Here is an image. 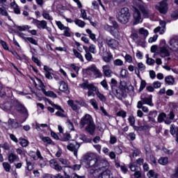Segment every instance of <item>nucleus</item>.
<instances>
[{
  "instance_id": "nucleus-51",
  "label": "nucleus",
  "mask_w": 178,
  "mask_h": 178,
  "mask_svg": "<svg viewBox=\"0 0 178 178\" xmlns=\"http://www.w3.org/2000/svg\"><path fill=\"white\" fill-rule=\"evenodd\" d=\"M3 168H4V170H6V172H10L11 167H10V164H9V163L3 162Z\"/></svg>"
},
{
  "instance_id": "nucleus-26",
  "label": "nucleus",
  "mask_w": 178,
  "mask_h": 178,
  "mask_svg": "<svg viewBox=\"0 0 178 178\" xmlns=\"http://www.w3.org/2000/svg\"><path fill=\"white\" fill-rule=\"evenodd\" d=\"M165 83H166L168 86H173L175 83V78L170 75L165 76Z\"/></svg>"
},
{
  "instance_id": "nucleus-33",
  "label": "nucleus",
  "mask_w": 178,
  "mask_h": 178,
  "mask_svg": "<svg viewBox=\"0 0 178 178\" xmlns=\"http://www.w3.org/2000/svg\"><path fill=\"white\" fill-rule=\"evenodd\" d=\"M137 108L138 109L142 108L143 112H145V113H147L149 111L148 107L143 106V102H141V101L138 102Z\"/></svg>"
},
{
  "instance_id": "nucleus-50",
  "label": "nucleus",
  "mask_w": 178,
  "mask_h": 178,
  "mask_svg": "<svg viewBox=\"0 0 178 178\" xmlns=\"http://www.w3.org/2000/svg\"><path fill=\"white\" fill-rule=\"evenodd\" d=\"M137 66H138L139 72H145L146 67H145V65H144V63H138L137 64Z\"/></svg>"
},
{
  "instance_id": "nucleus-30",
  "label": "nucleus",
  "mask_w": 178,
  "mask_h": 178,
  "mask_svg": "<svg viewBox=\"0 0 178 178\" xmlns=\"http://www.w3.org/2000/svg\"><path fill=\"white\" fill-rule=\"evenodd\" d=\"M170 133L172 134V136H177L178 134V127H176L175 124H171L170 128Z\"/></svg>"
},
{
  "instance_id": "nucleus-60",
  "label": "nucleus",
  "mask_w": 178,
  "mask_h": 178,
  "mask_svg": "<svg viewBox=\"0 0 178 178\" xmlns=\"http://www.w3.org/2000/svg\"><path fill=\"white\" fill-rule=\"evenodd\" d=\"M128 120L130 123V126L134 127V124H136V118H134V116H129Z\"/></svg>"
},
{
  "instance_id": "nucleus-36",
  "label": "nucleus",
  "mask_w": 178,
  "mask_h": 178,
  "mask_svg": "<svg viewBox=\"0 0 178 178\" xmlns=\"http://www.w3.org/2000/svg\"><path fill=\"white\" fill-rule=\"evenodd\" d=\"M96 95L102 101V102H106V97H105V95H104L102 93L99 92V90H97Z\"/></svg>"
},
{
  "instance_id": "nucleus-29",
  "label": "nucleus",
  "mask_w": 178,
  "mask_h": 178,
  "mask_svg": "<svg viewBox=\"0 0 178 178\" xmlns=\"http://www.w3.org/2000/svg\"><path fill=\"white\" fill-rule=\"evenodd\" d=\"M42 16L46 19V20H49L50 22L54 20L52 18V16L49 15V13L48 11L43 10L42 13Z\"/></svg>"
},
{
  "instance_id": "nucleus-9",
  "label": "nucleus",
  "mask_w": 178,
  "mask_h": 178,
  "mask_svg": "<svg viewBox=\"0 0 178 178\" xmlns=\"http://www.w3.org/2000/svg\"><path fill=\"white\" fill-rule=\"evenodd\" d=\"M159 55L161 58H168V60H170V51H169V47L161 46L160 47Z\"/></svg>"
},
{
  "instance_id": "nucleus-28",
  "label": "nucleus",
  "mask_w": 178,
  "mask_h": 178,
  "mask_svg": "<svg viewBox=\"0 0 178 178\" xmlns=\"http://www.w3.org/2000/svg\"><path fill=\"white\" fill-rule=\"evenodd\" d=\"M67 105H69V106H71L72 109L74 110L75 112H77V111H79V106H77V104H76V103H74V102H73V100H68Z\"/></svg>"
},
{
  "instance_id": "nucleus-23",
  "label": "nucleus",
  "mask_w": 178,
  "mask_h": 178,
  "mask_svg": "<svg viewBox=\"0 0 178 178\" xmlns=\"http://www.w3.org/2000/svg\"><path fill=\"white\" fill-rule=\"evenodd\" d=\"M86 130L88 131L91 136H94L95 133V123L93 122L92 124H90L89 125H87L86 127Z\"/></svg>"
},
{
  "instance_id": "nucleus-49",
  "label": "nucleus",
  "mask_w": 178,
  "mask_h": 178,
  "mask_svg": "<svg viewBox=\"0 0 178 178\" xmlns=\"http://www.w3.org/2000/svg\"><path fill=\"white\" fill-rule=\"evenodd\" d=\"M139 33L141 34V35H144V37H148V34H149L148 31L144 28H140L139 29Z\"/></svg>"
},
{
  "instance_id": "nucleus-40",
  "label": "nucleus",
  "mask_w": 178,
  "mask_h": 178,
  "mask_svg": "<svg viewBox=\"0 0 178 178\" xmlns=\"http://www.w3.org/2000/svg\"><path fill=\"white\" fill-rule=\"evenodd\" d=\"M74 23L75 24H76V26H78L79 27H81V29H83L86 26V23L81 19H76L74 20Z\"/></svg>"
},
{
  "instance_id": "nucleus-64",
  "label": "nucleus",
  "mask_w": 178,
  "mask_h": 178,
  "mask_svg": "<svg viewBox=\"0 0 178 178\" xmlns=\"http://www.w3.org/2000/svg\"><path fill=\"white\" fill-rule=\"evenodd\" d=\"M97 70L98 68H97V66L94 64L88 67V70L92 72V73H94Z\"/></svg>"
},
{
  "instance_id": "nucleus-46",
  "label": "nucleus",
  "mask_w": 178,
  "mask_h": 178,
  "mask_svg": "<svg viewBox=\"0 0 178 178\" xmlns=\"http://www.w3.org/2000/svg\"><path fill=\"white\" fill-rule=\"evenodd\" d=\"M147 176L149 178H158V173H155L154 170H151L148 172Z\"/></svg>"
},
{
  "instance_id": "nucleus-17",
  "label": "nucleus",
  "mask_w": 178,
  "mask_h": 178,
  "mask_svg": "<svg viewBox=\"0 0 178 178\" xmlns=\"http://www.w3.org/2000/svg\"><path fill=\"white\" fill-rule=\"evenodd\" d=\"M158 122L159 123H162V122H165V124H170L172 123V121L165 120L166 119V113H161L159 115L158 118Z\"/></svg>"
},
{
  "instance_id": "nucleus-2",
  "label": "nucleus",
  "mask_w": 178,
  "mask_h": 178,
  "mask_svg": "<svg viewBox=\"0 0 178 178\" xmlns=\"http://www.w3.org/2000/svg\"><path fill=\"white\" fill-rule=\"evenodd\" d=\"M129 19L130 13L129 12V8H122L118 13V19L119 22L122 23V24H127V23H129Z\"/></svg>"
},
{
  "instance_id": "nucleus-13",
  "label": "nucleus",
  "mask_w": 178,
  "mask_h": 178,
  "mask_svg": "<svg viewBox=\"0 0 178 178\" xmlns=\"http://www.w3.org/2000/svg\"><path fill=\"white\" fill-rule=\"evenodd\" d=\"M141 102L143 105H149V106H154V103H152V95L148 97H144V96H140Z\"/></svg>"
},
{
  "instance_id": "nucleus-15",
  "label": "nucleus",
  "mask_w": 178,
  "mask_h": 178,
  "mask_svg": "<svg viewBox=\"0 0 178 178\" xmlns=\"http://www.w3.org/2000/svg\"><path fill=\"white\" fill-rule=\"evenodd\" d=\"M112 59H113V55H112L111 52L105 51L103 54L102 60L104 62H106V63H109Z\"/></svg>"
},
{
  "instance_id": "nucleus-43",
  "label": "nucleus",
  "mask_w": 178,
  "mask_h": 178,
  "mask_svg": "<svg viewBox=\"0 0 178 178\" xmlns=\"http://www.w3.org/2000/svg\"><path fill=\"white\" fill-rule=\"evenodd\" d=\"M43 93L46 97H51V98H56L58 97L53 91L47 92V90H45Z\"/></svg>"
},
{
  "instance_id": "nucleus-34",
  "label": "nucleus",
  "mask_w": 178,
  "mask_h": 178,
  "mask_svg": "<svg viewBox=\"0 0 178 178\" xmlns=\"http://www.w3.org/2000/svg\"><path fill=\"white\" fill-rule=\"evenodd\" d=\"M81 16L83 20H89V22H91L92 19L90 17H87V12H86V10H81Z\"/></svg>"
},
{
  "instance_id": "nucleus-22",
  "label": "nucleus",
  "mask_w": 178,
  "mask_h": 178,
  "mask_svg": "<svg viewBox=\"0 0 178 178\" xmlns=\"http://www.w3.org/2000/svg\"><path fill=\"white\" fill-rule=\"evenodd\" d=\"M99 178H113V176H112V172L111 170H106L99 175Z\"/></svg>"
},
{
  "instance_id": "nucleus-58",
  "label": "nucleus",
  "mask_w": 178,
  "mask_h": 178,
  "mask_svg": "<svg viewBox=\"0 0 178 178\" xmlns=\"http://www.w3.org/2000/svg\"><path fill=\"white\" fill-rule=\"evenodd\" d=\"M72 138V136H70V134H65L63 135V137L61 138L60 141H69Z\"/></svg>"
},
{
  "instance_id": "nucleus-3",
  "label": "nucleus",
  "mask_w": 178,
  "mask_h": 178,
  "mask_svg": "<svg viewBox=\"0 0 178 178\" xmlns=\"http://www.w3.org/2000/svg\"><path fill=\"white\" fill-rule=\"evenodd\" d=\"M14 109L15 111H17L18 113L24 115L25 119L23 120V122H26V120H27V118H29V111H27L26 106H24V105L20 103V102H19L18 100H15Z\"/></svg>"
},
{
  "instance_id": "nucleus-12",
  "label": "nucleus",
  "mask_w": 178,
  "mask_h": 178,
  "mask_svg": "<svg viewBox=\"0 0 178 178\" xmlns=\"http://www.w3.org/2000/svg\"><path fill=\"white\" fill-rule=\"evenodd\" d=\"M79 148H80V144L79 143H76V145L73 143H70L67 146V149H68V151H71L72 152H73L74 156H77V152H79Z\"/></svg>"
},
{
  "instance_id": "nucleus-63",
  "label": "nucleus",
  "mask_w": 178,
  "mask_h": 178,
  "mask_svg": "<svg viewBox=\"0 0 178 178\" xmlns=\"http://www.w3.org/2000/svg\"><path fill=\"white\" fill-rule=\"evenodd\" d=\"M0 15L2 16H8V10H6L4 7L0 8Z\"/></svg>"
},
{
  "instance_id": "nucleus-24",
  "label": "nucleus",
  "mask_w": 178,
  "mask_h": 178,
  "mask_svg": "<svg viewBox=\"0 0 178 178\" xmlns=\"http://www.w3.org/2000/svg\"><path fill=\"white\" fill-rule=\"evenodd\" d=\"M156 116H158V112L156 111H150L148 115V119L152 122H155V118Z\"/></svg>"
},
{
  "instance_id": "nucleus-41",
  "label": "nucleus",
  "mask_w": 178,
  "mask_h": 178,
  "mask_svg": "<svg viewBox=\"0 0 178 178\" xmlns=\"http://www.w3.org/2000/svg\"><path fill=\"white\" fill-rule=\"evenodd\" d=\"M19 144L21 146L24 147V148H26V147L29 146V140L24 139V138H20L19 139Z\"/></svg>"
},
{
  "instance_id": "nucleus-20",
  "label": "nucleus",
  "mask_w": 178,
  "mask_h": 178,
  "mask_svg": "<svg viewBox=\"0 0 178 178\" xmlns=\"http://www.w3.org/2000/svg\"><path fill=\"white\" fill-rule=\"evenodd\" d=\"M8 124L13 129H19V127H22V125H20L17 121L12 118L8 120Z\"/></svg>"
},
{
  "instance_id": "nucleus-62",
  "label": "nucleus",
  "mask_w": 178,
  "mask_h": 178,
  "mask_svg": "<svg viewBox=\"0 0 178 178\" xmlns=\"http://www.w3.org/2000/svg\"><path fill=\"white\" fill-rule=\"evenodd\" d=\"M85 58L88 62H91L92 60V54L91 53H86Z\"/></svg>"
},
{
  "instance_id": "nucleus-61",
  "label": "nucleus",
  "mask_w": 178,
  "mask_h": 178,
  "mask_svg": "<svg viewBox=\"0 0 178 178\" xmlns=\"http://www.w3.org/2000/svg\"><path fill=\"white\" fill-rule=\"evenodd\" d=\"M56 24L60 30H64L66 27L60 21H56Z\"/></svg>"
},
{
  "instance_id": "nucleus-14",
  "label": "nucleus",
  "mask_w": 178,
  "mask_h": 178,
  "mask_svg": "<svg viewBox=\"0 0 178 178\" xmlns=\"http://www.w3.org/2000/svg\"><path fill=\"white\" fill-rule=\"evenodd\" d=\"M34 24L39 30H44V29L47 28V26H48V23L45 20L40 21L38 19H35Z\"/></svg>"
},
{
  "instance_id": "nucleus-1",
  "label": "nucleus",
  "mask_w": 178,
  "mask_h": 178,
  "mask_svg": "<svg viewBox=\"0 0 178 178\" xmlns=\"http://www.w3.org/2000/svg\"><path fill=\"white\" fill-rule=\"evenodd\" d=\"M83 162L88 169H95L94 172H97V170H102V169H105V168L109 166V163L107 161L99 160L94 153H86L84 154L83 156Z\"/></svg>"
},
{
  "instance_id": "nucleus-54",
  "label": "nucleus",
  "mask_w": 178,
  "mask_h": 178,
  "mask_svg": "<svg viewBox=\"0 0 178 178\" xmlns=\"http://www.w3.org/2000/svg\"><path fill=\"white\" fill-rule=\"evenodd\" d=\"M25 41H29V42H31V44H33V45H38V42H37V40H35L33 38H25Z\"/></svg>"
},
{
  "instance_id": "nucleus-57",
  "label": "nucleus",
  "mask_w": 178,
  "mask_h": 178,
  "mask_svg": "<svg viewBox=\"0 0 178 178\" xmlns=\"http://www.w3.org/2000/svg\"><path fill=\"white\" fill-rule=\"evenodd\" d=\"M90 104L93 106L95 109H98V103L95 99H92L90 100Z\"/></svg>"
},
{
  "instance_id": "nucleus-16",
  "label": "nucleus",
  "mask_w": 178,
  "mask_h": 178,
  "mask_svg": "<svg viewBox=\"0 0 178 178\" xmlns=\"http://www.w3.org/2000/svg\"><path fill=\"white\" fill-rule=\"evenodd\" d=\"M50 165L51 166V168H53L54 169H55V170H57V172H62L63 168L58 163V161H56V160L55 159H51L50 161Z\"/></svg>"
},
{
  "instance_id": "nucleus-10",
  "label": "nucleus",
  "mask_w": 178,
  "mask_h": 178,
  "mask_svg": "<svg viewBox=\"0 0 178 178\" xmlns=\"http://www.w3.org/2000/svg\"><path fill=\"white\" fill-rule=\"evenodd\" d=\"M134 24H140V23H143V17H141V12L138 9H135L134 14Z\"/></svg>"
},
{
  "instance_id": "nucleus-59",
  "label": "nucleus",
  "mask_w": 178,
  "mask_h": 178,
  "mask_svg": "<svg viewBox=\"0 0 178 178\" xmlns=\"http://www.w3.org/2000/svg\"><path fill=\"white\" fill-rule=\"evenodd\" d=\"M125 62L128 63H131L133 62V57L130 54H126L124 56Z\"/></svg>"
},
{
  "instance_id": "nucleus-27",
  "label": "nucleus",
  "mask_w": 178,
  "mask_h": 178,
  "mask_svg": "<svg viewBox=\"0 0 178 178\" xmlns=\"http://www.w3.org/2000/svg\"><path fill=\"white\" fill-rule=\"evenodd\" d=\"M59 90L60 91H67V90H69V86L67 85L66 83H65V81H60V87H59Z\"/></svg>"
},
{
  "instance_id": "nucleus-48",
  "label": "nucleus",
  "mask_w": 178,
  "mask_h": 178,
  "mask_svg": "<svg viewBox=\"0 0 178 178\" xmlns=\"http://www.w3.org/2000/svg\"><path fill=\"white\" fill-rule=\"evenodd\" d=\"M162 151L166 154V155H172L173 152H175V149H167L166 147H163Z\"/></svg>"
},
{
  "instance_id": "nucleus-7",
  "label": "nucleus",
  "mask_w": 178,
  "mask_h": 178,
  "mask_svg": "<svg viewBox=\"0 0 178 178\" xmlns=\"http://www.w3.org/2000/svg\"><path fill=\"white\" fill-rule=\"evenodd\" d=\"M139 9L142 12L144 17H146L147 19L154 16V13L148 9V6L146 4L140 5Z\"/></svg>"
},
{
  "instance_id": "nucleus-42",
  "label": "nucleus",
  "mask_w": 178,
  "mask_h": 178,
  "mask_svg": "<svg viewBox=\"0 0 178 178\" xmlns=\"http://www.w3.org/2000/svg\"><path fill=\"white\" fill-rule=\"evenodd\" d=\"M168 157H161L159 159V163H160V165H168Z\"/></svg>"
},
{
  "instance_id": "nucleus-4",
  "label": "nucleus",
  "mask_w": 178,
  "mask_h": 178,
  "mask_svg": "<svg viewBox=\"0 0 178 178\" xmlns=\"http://www.w3.org/2000/svg\"><path fill=\"white\" fill-rule=\"evenodd\" d=\"M80 88H83V90H88V97H95V93L92 91H96L97 87L92 83H89L87 81H85L83 83L80 84Z\"/></svg>"
},
{
  "instance_id": "nucleus-8",
  "label": "nucleus",
  "mask_w": 178,
  "mask_h": 178,
  "mask_svg": "<svg viewBox=\"0 0 178 178\" xmlns=\"http://www.w3.org/2000/svg\"><path fill=\"white\" fill-rule=\"evenodd\" d=\"M170 0H163L159 6H156V9L162 15H166L168 13V2Z\"/></svg>"
},
{
  "instance_id": "nucleus-52",
  "label": "nucleus",
  "mask_w": 178,
  "mask_h": 178,
  "mask_svg": "<svg viewBox=\"0 0 178 178\" xmlns=\"http://www.w3.org/2000/svg\"><path fill=\"white\" fill-rule=\"evenodd\" d=\"M39 83V90H41L42 92H45V86H44V83H42V81L41 79H37Z\"/></svg>"
},
{
  "instance_id": "nucleus-6",
  "label": "nucleus",
  "mask_w": 178,
  "mask_h": 178,
  "mask_svg": "<svg viewBox=\"0 0 178 178\" xmlns=\"http://www.w3.org/2000/svg\"><path fill=\"white\" fill-rule=\"evenodd\" d=\"M94 123V120L92 119V117H91L89 114H86L85 116H83L80 121V127L81 129H83L87 124L88 126L89 124H92Z\"/></svg>"
},
{
  "instance_id": "nucleus-35",
  "label": "nucleus",
  "mask_w": 178,
  "mask_h": 178,
  "mask_svg": "<svg viewBox=\"0 0 178 178\" xmlns=\"http://www.w3.org/2000/svg\"><path fill=\"white\" fill-rule=\"evenodd\" d=\"M0 97L1 98H6V92L5 91V88L3 85L0 82Z\"/></svg>"
},
{
  "instance_id": "nucleus-38",
  "label": "nucleus",
  "mask_w": 178,
  "mask_h": 178,
  "mask_svg": "<svg viewBox=\"0 0 178 178\" xmlns=\"http://www.w3.org/2000/svg\"><path fill=\"white\" fill-rule=\"evenodd\" d=\"M129 169L131 170V172H137V170H138V165H137V163H131L129 164Z\"/></svg>"
},
{
  "instance_id": "nucleus-39",
  "label": "nucleus",
  "mask_w": 178,
  "mask_h": 178,
  "mask_svg": "<svg viewBox=\"0 0 178 178\" xmlns=\"http://www.w3.org/2000/svg\"><path fill=\"white\" fill-rule=\"evenodd\" d=\"M59 162H60V163H62V165H64V168H72V166L69 165H70V163L67 160L60 158V159H59Z\"/></svg>"
},
{
  "instance_id": "nucleus-31",
  "label": "nucleus",
  "mask_w": 178,
  "mask_h": 178,
  "mask_svg": "<svg viewBox=\"0 0 178 178\" xmlns=\"http://www.w3.org/2000/svg\"><path fill=\"white\" fill-rule=\"evenodd\" d=\"M36 156L35 155H33L32 158L33 159H34V161H38V159H40V161H43L44 160V157L42 156V155H41V152H40L38 149L36 151Z\"/></svg>"
},
{
  "instance_id": "nucleus-53",
  "label": "nucleus",
  "mask_w": 178,
  "mask_h": 178,
  "mask_svg": "<svg viewBox=\"0 0 178 178\" xmlns=\"http://www.w3.org/2000/svg\"><path fill=\"white\" fill-rule=\"evenodd\" d=\"M26 163L28 170L31 171L34 169V166L33 165V163L29 161V159H26Z\"/></svg>"
},
{
  "instance_id": "nucleus-44",
  "label": "nucleus",
  "mask_w": 178,
  "mask_h": 178,
  "mask_svg": "<svg viewBox=\"0 0 178 178\" xmlns=\"http://www.w3.org/2000/svg\"><path fill=\"white\" fill-rule=\"evenodd\" d=\"M86 33L89 35L90 40L95 41L97 40L95 34L92 33V31L90 29H86Z\"/></svg>"
},
{
  "instance_id": "nucleus-32",
  "label": "nucleus",
  "mask_w": 178,
  "mask_h": 178,
  "mask_svg": "<svg viewBox=\"0 0 178 178\" xmlns=\"http://www.w3.org/2000/svg\"><path fill=\"white\" fill-rule=\"evenodd\" d=\"M72 51H73V54L76 58L79 59V60H81V62H84V57H83V55H81V54L78 52L75 49H73Z\"/></svg>"
},
{
  "instance_id": "nucleus-11",
  "label": "nucleus",
  "mask_w": 178,
  "mask_h": 178,
  "mask_svg": "<svg viewBox=\"0 0 178 178\" xmlns=\"http://www.w3.org/2000/svg\"><path fill=\"white\" fill-rule=\"evenodd\" d=\"M15 102L16 100L10 99L4 103V104L3 105V111H6V112L10 111L12 109H13V108H15Z\"/></svg>"
},
{
  "instance_id": "nucleus-25",
  "label": "nucleus",
  "mask_w": 178,
  "mask_h": 178,
  "mask_svg": "<svg viewBox=\"0 0 178 178\" xmlns=\"http://www.w3.org/2000/svg\"><path fill=\"white\" fill-rule=\"evenodd\" d=\"M42 141H43V143H45L46 144H50L51 145H55V143L54 141H52V140L51 139V138L48 137V136H42L40 137Z\"/></svg>"
},
{
  "instance_id": "nucleus-47",
  "label": "nucleus",
  "mask_w": 178,
  "mask_h": 178,
  "mask_svg": "<svg viewBox=\"0 0 178 178\" xmlns=\"http://www.w3.org/2000/svg\"><path fill=\"white\" fill-rule=\"evenodd\" d=\"M63 30L64 31L63 35H65V37H72V33H70V28L66 26Z\"/></svg>"
},
{
  "instance_id": "nucleus-37",
  "label": "nucleus",
  "mask_w": 178,
  "mask_h": 178,
  "mask_svg": "<svg viewBox=\"0 0 178 178\" xmlns=\"http://www.w3.org/2000/svg\"><path fill=\"white\" fill-rule=\"evenodd\" d=\"M47 102L49 104V105H51V106H54V108H56V109H57L58 111H61L62 112H65V110L63 109V108L58 105V104H55L54 102H52L51 100L47 99Z\"/></svg>"
},
{
  "instance_id": "nucleus-55",
  "label": "nucleus",
  "mask_w": 178,
  "mask_h": 178,
  "mask_svg": "<svg viewBox=\"0 0 178 178\" xmlns=\"http://www.w3.org/2000/svg\"><path fill=\"white\" fill-rule=\"evenodd\" d=\"M113 65L114 66H123V60H122L121 59H115L113 61Z\"/></svg>"
},
{
  "instance_id": "nucleus-45",
  "label": "nucleus",
  "mask_w": 178,
  "mask_h": 178,
  "mask_svg": "<svg viewBox=\"0 0 178 178\" xmlns=\"http://www.w3.org/2000/svg\"><path fill=\"white\" fill-rule=\"evenodd\" d=\"M16 29H17V30H19V31H26V30H29V29H31V27H30L29 25H25V26H15Z\"/></svg>"
},
{
  "instance_id": "nucleus-21",
  "label": "nucleus",
  "mask_w": 178,
  "mask_h": 178,
  "mask_svg": "<svg viewBox=\"0 0 178 178\" xmlns=\"http://www.w3.org/2000/svg\"><path fill=\"white\" fill-rule=\"evenodd\" d=\"M19 156L16 155L15 153H10L8 155V162L10 163H13V162H18Z\"/></svg>"
},
{
  "instance_id": "nucleus-18",
  "label": "nucleus",
  "mask_w": 178,
  "mask_h": 178,
  "mask_svg": "<svg viewBox=\"0 0 178 178\" xmlns=\"http://www.w3.org/2000/svg\"><path fill=\"white\" fill-rule=\"evenodd\" d=\"M170 49L171 51H178V40L172 38L170 40Z\"/></svg>"
},
{
  "instance_id": "nucleus-19",
  "label": "nucleus",
  "mask_w": 178,
  "mask_h": 178,
  "mask_svg": "<svg viewBox=\"0 0 178 178\" xmlns=\"http://www.w3.org/2000/svg\"><path fill=\"white\" fill-rule=\"evenodd\" d=\"M102 72L106 77H111L112 70L109 69V65H106L102 66Z\"/></svg>"
},
{
  "instance_id": "nucleus-5",
  "label": "nucleus",
  "mask_w": 178,
  "mask_h": 178,
  "mask_svg": "<svg viewBox=\"0 0 178 178\" xmlns=\"http://www.w3.org/2000/svg\"><path fill=\"white\" fill-rule=\"evenodd\" d=\"M104 42L107 47L111 48V49H113V51H115V49L119 48V41L112 37L106 36L104 39Z\"/></svg>"
},
{
  "instance_id": "nucleus-56",
  "label": "nucleus",
  "mask_w": 178,
  "mask_h": 178,
  "mask_svg": "<svg viewBox=\"0 0 178 178\" xmlns=\"http://www.w3.org/2000/svg\"><path fill=\"white\" fill-rule=\"evenodd\" d=\"M93 74L96 79H101V77H102V73H101V71L98 69L93 72Z\"/></svg>"
}]
</instances>
